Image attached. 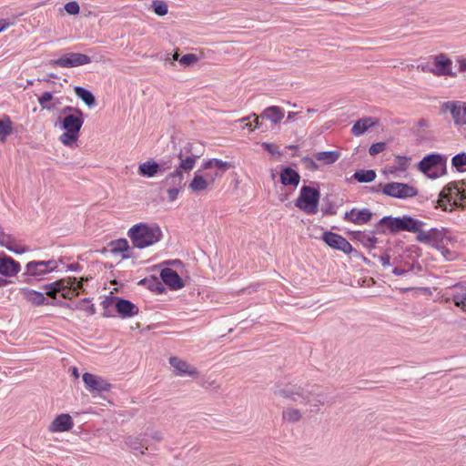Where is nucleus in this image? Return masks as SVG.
<instances>
[{
    "mask_svg": "<svg viewBox=\"0 0 466 466\" xmlns=\"http://www.w3.org/2000/svg\"><path fill=\"white\" fill-rule=\"evenodd\" d=\"M152 284L149 285L150 289H157L158 292H162L165 289L162 287L161 282H159L156 278H153L152 280H150Z\"/></svg>",
    "mask_w": 466,
    "mask_h": 466,
    "instance_id": "obj_53",
    "label": "nucleus"
},
{
    "mask_svg": "<svg viewBox=\"0 0 466 466\" xmlns=\"http://www.w3.org/2000/svg\"><path fill=\"white\" fill-rule=\"evenodd\" d=\"M408 271L409 270H406V269H403V268H394L393 270H392V273L395 276H402V275L406 274Z\"/></svg>",
    "mask_w": 466,
    "mask_h": 466,
    "instance_id": "obj_63",
    "label": "nucleus"
},
{
    "mask_svg": "<svg viewBox=\"0 0 466 466\" xmlns=\"http://www.w3.org/2000/svg\"><path fill=\"white\" fill-rule=\"evenodd\" d=\"M222 173L215 172L213 175L207 174L205 178H208L209 181V185L214 183L215 177H221Z\"/></svg>",
    "mask_w": 466,
    "mask_h": 466,
    "instance_id": "obj_60",
    "label": "nucleus"
},
{
    "mask_svg": "<svg viewBox=\"0 0 466 466\" xmlns=\"http://www.w3.org/2000/svg\"><path fill=\"white\" fill-rule=\"evenodd\" d=\"M353 178L360 183H370L376 178V172L372 169L368 170H357L353 174Z\"/></svg>",
    "mask_w": 466,
    "mask_h": 466,
    "instance_id": "obj_38",
    "label": "nucleus"
},
{
    "mask_svg": "<svg viewBox=\"0 0 466 466\" xmlns=\"http://www.w3.org/2000/svg\"><path fill=\"white\" fill-rule=\"evenodd\" d=\"M444 106L450 110L456 125H466V103L447 102Z\"/></svg>",
    "mask_w": 466,
    "mask_h": 466,
    "instance_id": "obj_17",
    "label": "nucleus"
},
{
    "mask_svg": "<svg viewBox=\"0 0 466 466\" xmlns=\"http://www.w3.org/2000/svg\"><path fill=\"white\" fill-rule=\"evenodd\" d=\"M199 171L195 173V176L190 182L188 187L193 192H200L208 188L209 181L208 178H205L204 176L198 173Z\"/></svg>",
    "mask_w": 466,
    "mask_h": 466,
    "instance_id": "obj_32",
    "label": "nucleus"
},
{
    "mask_svg": "<svg viewBox=\"0 0 466 466\" xmlns=\"http://www.w3.org/2000/svg\"><path fill=\"white\" fill-rule=\"evenodd\" d=\"M274 393L293 402H299L300 404H310L319 408L323 406L326 402L322 398L323 395L319 391V388L316 385H298L289 383L282 388L275 390Z\"/></svg>",
    "mask_w": 466,
    "mask_h": 466,
    "instance_id": "obj_1",
    "label": "nucleus"
},
{
    "mask_svg": "<svg viewBox=\"0 0 466 466\" xmlns=\"http://www.w3.org/2000/svg\"><path fill=\"white\" fill-rule=\"evenodd\" d=\"M74 426L73 420L68 414H60L55 418L49 426L52 432H62L71 430Z\"/></svg>",
    "mask_w": 466,
    "mask_h": 466,
    "instance_id": "obj_21",
    "label": "nucleus"
},
{
    "mask_svg": "<svg viewBox=\"0 0 466 466\" xmlns=\"http://www.w3.org/2000/svg\"><path fill=\"white\" fill-rule=\"evenodd\" d=\"M383 186L381 184H379L378 186H371L369 187V192L370 193H379L381 192Z\"/></svg>",
    "mask_w": 466,
    "mask_h": 466,
    "instance_id": "obj_61",
    "label": "nucleus"
},
{
    "mask_svg": "<svg viewBox=\"0 0 466 466\" xmlns=\"http://www.w3.org/2000/svg\"><path fill=\"white\" fill-rule=\"evenodd\" d=\"M198 60V58L195 54H187L179 59V63L183 66H189L197 63Z\"/></svg>",
    "mask_w": 466,
    "mask_h": 466,
    "instance_id": "obj_47",
    "label": "nucleus"
},
{
    "mask_svg": "<svg viewBox=\"0 0 466 466\" xmlns=\"http://www.w3.org/2000/svg\"><path fill=\"white\" fill-rule=\"evenodd\" d=\"M65 10L69 15H77L80 11V6L77 2L70 1L65 5Z\"/></svg>",
    "mask_w": 466,
    "mask_h": 466,
    "instance_id": "obj_48",
    "label": "nucleus"
},
{
    "mask_svg": "<svg viewBox=\"0 0 466 466\" xmlns=\"http://www.w3.org/2000/svg\"><path fill=\"white\" fill-rule=\"evenodd\" d=\"M424 226V222L410 216H403V231L417 233Z\"/></svg>",
    "mask_w": 466,
    "mask_h": 466,
    "instance_id": "obj_35",
    "label": "nucleus"
},
{
    "mask_svg": "<svg viewBox=\"0 0 466 466\" xmlns=\"http://www.w3.org/2000/svg\"><path fill=\"white\" fill-rule=\"evenodd\" d=\"M150 437L156 441H161L164 439V435L160 431H153L150 433Z\"/></svg>",
    "mask_w": 466,
    "mask_h": 466,
    "instance_id": "obj_55",
    "label": "nucleus"
},
{
    "mask_svg": "<svg viewBox=\"0 0 466 466\" xmlns=\"http://www.w3.org/2000/svg\"><path fill=\"white\" fill-rule=\"evenodd\" d=\"M447 157L441 154H430L425 156L418 164L420 171L430 178H437L446 172Z\"/></svg>",
    "mask_w": 466,
    "mask_h": 466,
    "instance_id": "obj_5",
    "label": "nucleus"
},
{
    "mask_svg": "<svg viewBox=\"0 0 466 466\" xmlns=\"http://www.w3.org/2000/svg\"><path fill=\"white\" fill-rule=\"evenodd\" d=\"M320 198L319 191L309 186L300 188L299 196L295 201V206L304 213L313 215L318 212Z\"/></svg>",
    "mask_w": 466,
    "mask_h": 466,
    "instance_id": "obj_6",
    "label": "nucleus"
},
{
    "mask_svg": "<svg viewBox=\"0 0 466 466\" xmlns=\"http://www.w3.org/2000/svg\"><path fill=\"white\" fill-rule=\"evenodd\" d=\"M376 124L377 121L372 117L360 118L356 121L351 127V133L356 137H360L363 135L369 128L374 127Z\"/></svg>",
    "mask_w": 466,
    "mask_h": 466,
    "instance_id": "obj_27",
    "label": "nucleus"
},
{
    "mask_svg": "<svg viewBox=\"0 0 466 466\" xmlns=\"http://www.w3.org/2000/svg\"><path fill=\"white\" fill-rule=\"evenodd\" d=\"M214 167H217L218 169L222 170L223 172L227 171L228 169L233 167V165L230 162L223 161L221 159L214 158Z\"/></svg>",
    "mask_w": 466,
    "mask_h": 466,
    "instance_id": "obj_50",
    "label": "nucleus"
},
{
    "mask_svg": "<svg viewBox=\"0 0 466 466\" xmlns=\"http://www.w3.org/2000/svg\"><path fill=\"white\" fill-rule=\"evenodd\" d=\"M302 160L304 163L307 164L308 167L314 168V169L318 168L317 164L315 163V161L312 158L307 157H304Z\"/></svg>",
    "mask_w": 466,
    "mask_h": 466,
    "instance_id": "obj_57",
    "label": "nucleus"
},
{
    "mask_svg": "<svg viewBox=\"0 0 466 466\" xmlns=\"http://www.w3.org/2000/svg\"><path fill=\"white\" fill-rule=\"evenodd\" d=\"M125 442L129 448L140 454H145L148 449L147 441L140 436H127Z\"/></svg>",
    "mask_w": 466,
    "mask_h": 466,
    "instance_id": "obj_29",
    "label": "nucleus"
},
{
    "mask_svg": "<svg viewBox=\"0 0 466 466\" xmlns=\"http://www.w3.org/2000/svg\"><path fill=\"white\" fill-rule=\"evenodd\" d=\"M433 67L429 69L430 73L437 76H455L452 71V61L445 54H439L433 57Z\"/></svg>",
    "mask_w": 466,
    "mask_h": 466,
    "instance_id": "obj_13",
    "label": "nucleus"
},
{
    "mask_svg": "<svg viewBox=\"0 0 466 466\" xmlns=\"http://www.w3.org/2000/svg\"><path fill=\"white\" fill-rule=\"evenodd\" d=\"M20 293L24 296V298L35 306H41L44 304H47L46 299L44 294L40 291H36L34 289H30L27 288H21Z\"/></svg>",
    "mask_w": 466,
    "mask_h": 466,
    "instance_id": "obj_25",
    "label": "nucleus"
},
{
    "mask_svg": "<svg viewBox=\"0 0 466 466\" xmlns=\"http://www.w3.org/2000/svg\"><path fill=\"white\" fill-rule=\"evenodd\" d=\"M354 238L360 241L369 250L374 248L378 241L377 238L373 234L369 235L361 231L355 232Z\"/></svg>",
    "mask_w": 466,
    "mask_h": 466,
    "instance_id": "obj_34",
    "label": "nucleus"
},
{
    "mask_svg": "<svg viewBox=\"0 0 466 466\" xmlns=\"http://www.w3.org/2000/svg\"><path fill=\"white\" fill-rule=\"evenodd\" d=\"M251 116L255 117V120H254V128H255V129H256V128H259V127H260V126H261V123L259 122V118H258V116L256 114H252V115H250V116H245V117L241 118L239 121H240V122L248 121V120L250 119V117H251Z\"/></svg>",
    "mask_w": 466,
    "mask_h": 466,
    "instance_id": "obj_54",
    "label": "nucleus"
},
{
    "mask_svg": "<svg viewBox=\"0 0 466 466\" xmlns=\"http://www.w3.org/2000/svg\"><path fill=\"white\" fill-rule=\"evenodd\" d=\"M461 193V187L454 183H450L443 187L440 193V198L438 200V207L443 210H448L447 203L451 202V199L455 200V196Z\"/></svg>",
    "mask_w": 466,
    "mask_h": 466,
    "instance_id": "obj_20",
    "label": "nucleus"
},
{
    "mask_svg": "<svg viewBox=\"0 0 466 466\" xmlns=\"http://www.w3.org/2000/svg\"><path fill=\"white\" fill-rule=\"evenodd\" d=\"M379 224L380 226H386L391 233L403 231V217L393 218L391 216H386L379 221Z\"/></svg>",
    "mask_w": 466,
    "mask_h": 466,
    "instance_id": "obj_26",
    "label": "nucleus"
},
{
    "mask_svg": "<svg viewBox=\"0 0 466 466\" xmlns=\"http://www.w3.org/2000/svg\"><path fill=\"white\" fill-rule=\"evenodd\" d=\"M299 174L289 167H286L281 170L280 182L284 186L297 187L299 184Z\"/></svg>",
    "mask_w": 466,
    "mask_h": 466,
    "instance_id": "obj_24",
    "label": "nucleus"
},
{
    "mask_svg": "<svg viewBox=\"0 0 466 466\" xmlns=\"http://www.w3.org/2000/svg\"><path fill=\"white\" fill-rule=\"evenodd\" d=\"M109 246L111 248V252L114 254L121 253L123 259L132 258L133 252L128 244V241L126 238H119L111 241Z\"/></svg>",
    "mask_w": 466,
    "mask_h": 466,
    "instance_id": "obj_23",
    "label": "nucleus"
},
{
    "mask_svg": "<svg viewBox=\"0 0 466 466\" xmlns=\"http://www.w3.org/2000/svg\"><path fill=\"white\" fill-rule=\"evenodd\" d=\"M381 192L389 197L405 199L418 195V189L407 183L390 182L383 186Z\"/></svg>",
    "mask_w": 466,
    "mask_h": 466,
    "instance_id": "obj_7",
    "label": "nucleus"
},
{
    "mask_svg": "<svg viewBox=\"0 0 466 466\" xmlns=\"http://www.w3.org/2000/svg\"><path fill=\"white\" fill-rule=\"evenodd\" d=\"M158 165H161V169L159 170L161 173H164L172 167V163L170 161H162L161 163H158Z\"/></svg>",
    "mask_w": 466,
    "mask_h": 466,
    "instance_id": "obj_58",
    "label": "nucleus"
},
{
    "mask_svg": "<svg viewBox=\"0 0 466 466\" xmlns=\"http://www.w3.org/2000/svg\"><path fill=\"white\" fill-rule=\"evenodd\" d=\"M160 169L161 165L154 160L146 161L138 166V173L146 177H155Z\"/></svg>",
    "mask_w": 466,
    "mask_h": 466,
    "instance_id": "obj_30",
    "label": "nucleus"
},
{
    "mask_svg": "<svg viewBox=\"0 0 466 466\" xmlns=\"http://www.w3.org/2000/svg\"><path fill=\"white\" fill-rule=\"evenodd\" d=\"M442 237V233L438 228H431L424 231L420 229L417 234V240L421 243H430L431 241H438Z\"/></svg>",
    "mask_w": 466,
    "mask_h": 466,
    "instance_id": "obj_31",
    "label": "nucleus"
},
{
    "mask_svg": "<svg viewBox=\"0 0 466 466\" xmlns=\"http://www.w3.org/2000/svg\"><path fill=\"white\" fill-rule=\"evenodd\" d=\"M321 211L323 215L333 216L337 213V206L329 198L323 199Z\"/></svg>",
    "mask_w": 466,
    "mask_h": 466,
    "instance_id": "obj_43",
    "label": "nucleus"
},
{
    "mask_svg": "<svg viewBox=\"0 0 466 466\" xmlns=\"http://www.w3.org/2000/svg\"><path fill=\"white\" fill-rule=\"evenodd\" d=\"M57 122L60 126V128L64 129L65 131H70V133H80L84 123V116L68 114L64 116H59L57 118Z\"/></svg>",
    "mask_w": 466,
    "mask_h": 466,
    "instance_id": "obj_15",
    "label": "nucleus"
},
{
    "mask_svg": "<svg viewBox=\"0 0 466 466\" xmlns=\"http://www.w3.org/2000/svg\"><path fill=\"white\" fill-rule=\"evenodd\" d=\"M86 389L91 393L109 391L111 384L100 376L85 372L82 376Z\"/></svg>",
    "mask_w": 466,
    "mask_h": 466,
    "instance_id": "obj_12",
    "label": "nucleus"
},
{
    "mask_svg": "<svg viewBox=\"0 0 466 466\" xmlns=\"http://www.w3.org/2000/svg\"><path fill=\"white\" fill-rule=\"evenodd\" d=\"M457 199H460L462 203H466V193L461 188V193L458 196H455V201Z\"/></svg>",
    "mask_w": 466,
    "mask_h": 466,
    "instance_id": "obj_64",
    "label": "nucleus"
},
{
    "mask_svg": "<svg viewBox=\"0 0 466 466\" xmlns=\"http://www.w3.org/2000/svg\"><path fill=\"white\" fill-rule=\"evenodd\" d=\"M57 268L56 260L30 261L25 265V270L22 276L33 277L41 279L46 274L54 271Z\"/></svg>",
    "mask_w": 466,
    "mask_h": 466,
    "instance_id": "obj_9",
    "label": "nucleus"
},
{
    "mask_svg": "<svg viewBox=\"0 0 466 466\" xmlns=\"http://www.w3.org/2000/svg\"><path fill=\"white\" fill-rule=\"evenodd\" d=\"M152 8L156 15L164 16L168 12L167 5L162 0H154L152 2Z\"/></svg>",
    "mask_w": 466,
    "mask_h": 466,
    "instance_id": "obj_44",
    "label": "nucleus"
},
{
    "mask_svg": "<svg viewBox=\"0 0 466 466\" xmlns=\"http://www.w3.org/2000/svg\"><path fill=\"white\" fill-rule=\"evenodd\" d=\"M213 167H214V158L206 161L202 165V168L203 169H210V168H213Z\"/></svg>",
    "mask_w": 466,
    "mask_h": 466,
    "instance_id": "obj_62",
    "label": "nucleus"
},
{
    "mask_svg": "<svg viewBox=\"0 0 466 466\" xmlns=\"http://www.w3.org/2000/svg\"><path fill=\"white\" fill-rule=\"evenodd\" d=\"M114 303L116 312L122 318H130L138 314V308L128 299H121L118 297H111L103 301V306L106 308L107 304Z\"/></svg>",
    "mask_w": 466,
    "mask_h": 466,
    "instance_id": "obj_11",
    "label": "nucleus"
},
{
    "mask_svg": "<svg viewBox=\"0 0 466 466\" xmlns=\"http://www.w3.org/2000/svg\"><path fill=\"white\" fill-rule=\"evenodd\" d=\"M61 115H68V114H74V115H79V116H84L82 110H80L79 108H76V107H73L71 106H66L65 107H63L61 109Z\"/></svg>",
    "mask_w": 466,
    "mask_h": 466,
    "instance_id": "obj_52",
    "label": "nucleus"
},
{
    "mask_svg": "<svg viewBox=\"0 0 466 466\" xmlns=\"http://www.w3.org/2000/svg\"><path fill=\"white\" fill-rule=\"evenodd\" d=\"M452 301L456 307L460 308L463 311H466V293L454 294L452 296Z\"/></svg>",
    "mask_w": 466,
    "mask_h": 466,
    "instance_id": "obj_46",
    "label": "nucleus"
},
{
    "mask_svg": "<svg viewBox=\"0 0 466 466\" xmlns=\"http://www.w3.org/2000/svg\"><path fill=\"white\" fill-rule=\"evenodd\" d=\"M184 185V174L180 172V170H174L162 181V187L167 188L168 200L170 202H173L177 198V196Z\"/></svg>",
    "mask_w": 466,
    "mask_h": 466,
    "instance_id": "obj_8",
    "label": "nucleus"
},
{
    "mask_svg": "<svg viewBox=\"0 0 466 466\" xmlns=\"http://www.w3.org/2000/svg\"><path fill=\"white\" fill-rule=\"evenodd\" d=\"M322 240L330 248L340 250L345 254L355 251L351 244L342 236L330 231L324 232Z\"/></svg>",
    "mask_w": 466,
    "mask_h": 466,
    "instance_id": "obj_14",
    "label": "nucleus"
},
{
    "mask_svg": "<svg viewBox=\"0 0 466 466\" xmlns=\"http://www.w3.org/2000/svg\"><path fill=\"white\" fill-rule=\"evenodd\" d=\"M386 148V143L384 142H377L370 146L369 149V153L370 156H376L381 153Z\"/></svg>",
    "mask_w": 466,
    "mask_h": 466,
    "instance_id": "obj_49",
    "label": "nucleus"
},
{
    "mask_svg": "<svg viewBox=\"0 0 466 466\" xmlns=\"http://www.w3.org/2000/svg\"><path fill=\"white\" fill-rule=\"evenodd\" d=\"M169 364L177 370V374L179 376H196L198 373L196 368L191 367L187 361L177 357H170Z\"/></svg>",
    "mask_w": 466,
    "mask_h": 466,
    "instance_id": "obj_22",
    "label": "nucleus"
},
{
    "mask_svg": "<svg viewBox=\"0 0 466 466\" xmlns=\"http://www.w3.org/2000/svg\"><path fill=\"white\" fill-rule=\"evenodd\" d=\"M11 25H13V22H11L7 19H0V32L8 28Z\"/></svg>",
    "mask_w": 466,
    "mask_h": 466,
    "instance_id": "obj_59",
    "label": "nucleus"
},
{
    "mask_svg": "<svg viewBox=\"0 0 466 466\" xmlns=\"http://www.w3.org/2000/svg\"><path fill=\"white\" fill-rule=\"evenodd\" d=\"M163 282L171 289L177 290L184 287V281L177 271L170 268H165L160 272Z\"/></svg>",
    "mask_w": 466,
    "mask_h": 466,
    "instance_id": "obj_19",
    "label": "nucleus"
},
{
    "mask_svg": "<svg viewBox=\"0 0 466 466\" xmlns=\"http://www.w3.org/2000/svg\"><path fill=\"white\" fill-rule=\"evenodd\" d=\"M79 137V133L72 132L70 131H65L63 134L59 137V141L66 147H71L73 144H75Z\"/></svg>",
    "mask_w": 466,
    "mask_h": 466,
    "instance_id": "obj_42",
    "label": "nucleus"
},
{
    "mask_svg": "<svg viewBox=\"0 0 466 466\" xmlns=\"http://www.w3.org/2000/svg\"><path fill=\"white\" fill-rule=\"evenodd\" d=\"M13 132V123L9 116H5L0 119V141H5L6 137Z\"/></svg>",
    "mask_w": 466,
    "mask_h": 466,
    "instance_id": "obj_40",
    "label": "nucleus"
},
{
    "mask_svg": "<svg viewBox=\"0 0 466 466\" xmlns=\"http://www.w3.org/2000/svg\"><path fill=\"white\" fill-rule=\"evenodd\" d=\"M340 153L338 151H322L315 154V158L323 161L325 164H333L339 158Z\"/></svg>",
    "mask_w": 466,
    "mask_h": 466,
    "instance_id": "obj_39",
    "label": "nucleus"
},
{
    "mask_svg": "<svg viewBox=\"0 0 466 466\" xmlns=\"http://www.w3.org/2000/svg\"><path fill=\"white\" fill-rule=\"evenodd\" d=\"M21 270L20 263L5 254H0V275L14 277Z\"/></svg>",
    "mask_w": 466,
    "mask_h": 466,
    "instance_id": "obj_16",
    "label": "nucleus"
},
{
    "mask_svg": "<svg viewBox=\"0 0 466 466\" xmlns=\"http://www.w3.org/2000/svg\"><path fill=\"white\" fill-rule=\"evenodd\" d=\"M53 100V95L51 92L46 91L38 97V103L42 109H46L48 111L53 110L56 107V103L50 104Z\"/></svg>",
    "mask_w": 466,
    "mask_h": 466,
    "instance_id": "obj_41",
    "label": "nucleus"
},
{
    "mask_svg": "<svg viewBox=\"0 0 466 466\" xmlns=\"http://www.w3.org/2000/svg\"><path fill=\"white\" fill-rule=\"evenodd\" d=\"M302 418L301 411L293 407L286 408L282 410V420L289 423L299 422Z\"/></svg>",
    "mask_w": 466,
    "mask_h": 466,
    "instance_id": "obj_37",
    "label": "nucleus"
},
{
    "mask_svg": "<svg viewBox=\"0 0 466 466\" xmlns=\"http://www.w3.org/2000/svg\"><path fill=\"white\" fill-rule=\"evenodd\" d=\"M3 242L4 244L0 245L6 248L9 251L15 254H23L29 250L28 248L15 243L14 239L9 235L6 234L3 238Z\"/></svg>",
    "mask_w": 466,
    "mask_h": 466,
    "instance_id": "obj_36",
    "label": "nucleus"
},
{
    "mask_svg": "<svg viewBox=\"0 0 466 466\" xmlns=\"http://www.w3.org/2000/svg\"><path fill=\"white\" fill-rule=\"evenodd\" d=\"M451 163L453 167L461 171V168L466 166V153H460L455 155L451 159Z\"/></svg>",
    "mask_w": 466,
    "mask_h": 466,
    "instance_id": "obj_45",
    "label": "nucleus"
},
{
    "mask_svg": "<svg viewBox=\"0 0 466 466\" xmlns=\"http://www.w3.org/2000/svg\"><path fill=\"white\" fill-rule=\"evenodd\" d=\"M127 236L133 247L141 249L160 241L163 234L160 228L156 224L147 225L146 223H139L128 229Z\"/></svg>",
    "mask_w": 466,
    "mask_h": 466,
    "instance_id": "obj_2",
    "label": "nucleus"
},
{
    "mask_svg": "<svg viewBox=\"0 0 466 466\" xmlns=\"http://www.w3.org/2000/svg\"><path fill=\"white\" fill-rule=\"evenodd\" d=\"M75 94L80 98L87 106L93 107L96 106V98L94 95L87 89L82 86H75Z\"/></svg>",
    "mask_w": 466,
    "mask_h": 466,
    "instance_id": "obj_33",
    "label": "nucleus"
},
{
    "mask_svg": "<svg viewBox=\"0 0 466 466\" xmlns=\"http://www.w3.org/2000/svg\"><path fill=\"white\" fill-rule=\"evenodd\" d=\"M390 257L387 253H385V254H383L382 256L380 257V262L381 263V265L384 268L390 266Z\"/></svg>",
    "mask_w": 466,
    "mask_h": 466,
    "instance_id": "obj_56",
    "label": "nucleus"
},
{
    "mask_svg": "<svg viewBox=\"0 0 466 466\" xmlns=\"http://www.w3.org/2000/svg\"><path fill=\"white\" fill-rule=\"evenodd\" d=\"M261 147L268 151L271 155H279L280 156L281 153L279 151V147L275 144L268 143V142H263L261 144Z\"/></svg>",
    "mask_w": 466,
    "mask_h": 466,
    "instance_id": "obj_51",
    "label": "nucleus"
},
{
    "mask_svg": "<svg viewBox=\"0 0 466 466\" xmlns=\"http://www.w3.org/2000/svg\"><path fill=\"white\" fill-rule=\"evenodd\" d=\"M83 279L82 278L81 280ZM82 286V281L77 280L75 277H69L44 285L43 289L51 299H56L57 293L60 292L63 298L72 299L78 295V289H80Z\"/></svg>",
    "mask_w": 466,
    "mask_h": 466,
    "instance_id": "obj_3",
    "label": "nucleus"
},
{
    "mask_svg": "<svg viewBox=\"0 0 466 466\" xmlns=\"http://www.w3.org/2000/svg\"><path fill=\"white\" fill-rule=\"evenodd\" d=\"M372 218V213L368 208H363L360 210H358L357 208H352L350 211H347L344 214L343 218L346 221L352 222L356 225H363L370 221Z\"/></svg>",
    "mask_w": 466,
    "mask_h": 466,
    "instance_id": "obj_18",
    "label": "nucleus"
},
{
    "mask_svg": "<svg viewBox=\"0 0 466 466\" xmlns=\"http://www.w3.org/2000/svg\"><path fill=\"white\" fill-rule=\"evenodd\" d=\"M203 150L201 145L197 143H186L177 155L178 165L175 166V170L187 173L191 171L196 165L197 160L202 156Z\"/></svg>",
    "mask_w": 466,
    "mask_h": 466,
    "instance_id": "obj_4",
    "label": "nucleus"
},
{
    "mask_svg": "<svg viewBox=\"0 0 466 466\" xmlns=\"http://www.w3.org/2000/svg\"><path fill=\"white\" fill-rule=\"evenodd\" d=\"M261 118H266L273 124H279L284 118V111L277 106L267 107L261 114Z\"/></svg>",
    "mask_w": 466,
    "mask_h": 466,
    "instance_id": "obj_28",
    "label": "nucleus"
},
{
    "mask_svg": "<svg viewBox=\"0 0 466 466\" xmlns=\"http://www.w3.org/2000/svg\"><path fill=\"white\" fill-rule=\"evenodd\" d=\"M89 63H91V57L81 53H66L59 58L50 61L52 66L64 68L76 67Z\"/></svg>",
    "mask_w": 466,
    "mask_h": 466,
    "instance_id": "obj_10",
    "label": "nucleus"
}]
</instances>
